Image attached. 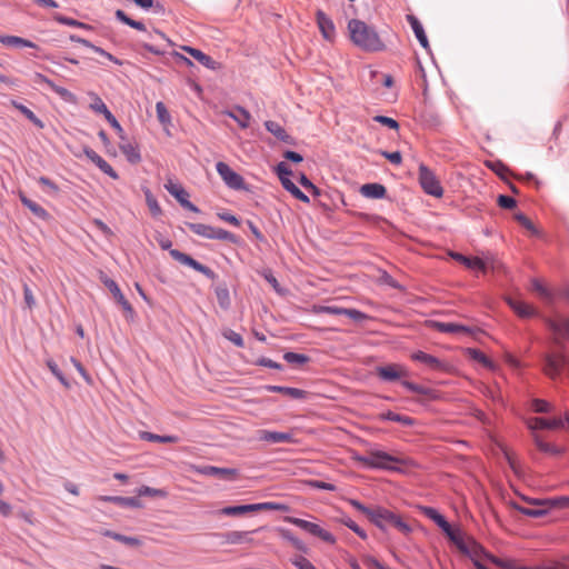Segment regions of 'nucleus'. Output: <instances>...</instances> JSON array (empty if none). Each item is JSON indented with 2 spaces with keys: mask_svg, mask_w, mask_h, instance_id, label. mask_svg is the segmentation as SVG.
I'll return each mask as SVG.
<instances>
[{
  "mask_svg": "<svg viewBox=\"0 0 569 569\" xmlns=\"http://www.w3.org/2000/svg\"><path fill=\"white\" fill-rule=\"evenodd\" d=\"M350 40L355 46L367 52H379L386 49L375 27L360 19H351L348 22Z\"/></svg>",
  "mask_w": 569,
  "mask_h": 569,
  "instance_id": "1",
  "label": "nucleus"
},
{
  "mask_svg": "<svg viewBox=\"0 0 569 569\" xmlns=\"http://www.w3.org/2000/svg\"><path fill=\"white\" fill-rule=\"evenodd\" d=\"M352 459L370 470H383L403 473L405 470L398 465H407L408 460L396 457L383 450H369L368 455L355 453Z\"/></svg>",
  "mask_w": 569,
  "mask_h": 569,
  "instance_id": "2",
  "label": "nucleus"
},
{
  "mask_svg": "<svg viewBox=\"0 0 569 569\" xmlns=\"http://www.w3.org/2000/svg\"><path fill=\"white\" fill-rule=\"evenodd\" d=\"M157 239V242L159 244V247L162 249V250H166L169 252L170 257L178 261L179 263L183 264V266H187L191 269H193L194 271H198L200 272L201 274H203L206 278L214 281L217 278H218V274L212 270L210 269L209 267L200 263L199 261H197L196 259H193L191 256L178 250V249H173L172 248V241L169 239V238H166L163 236H159L156 238Z\"/></svg>",
  "mask_w": 569,
  "mask_h": 569,
  "instance_id": "3",
  "label": "nucleus"
},
{
  "mask_svg": "<svg viewBox=\"0 0 569 569\" xmlns=\"http://www.w3.org/2000/svg\"><path fill=\"white\" fill-rule=\"evenodd\" d=\"M371 523L382 532H387L389 528H393L405 536L412 532V527L399 513L382 506H376V513Z\"/></svg>",
  "mask_w": 569,
  "mask_h": 569,
  "instance_id": "4",
  "label": "nucleus"
},
{
  "mask_svg": "<svg viewBox=\"0 0 569 569\" xmlns=\"http://www.w3.org/2000/svg\"><path fill=\"white\" fill-rule=\"evenodd\" d=\"M186 226L197 236L203 237L206 239H217L222 241H228L232 244L240 246L242 240L239 236L224 230L222 228H214L204 223H194V222H186Z\"/></svg>",
  "mask_w": 569,
  "mask_h": 569,
  "instance_id": "5",
  "label": "nucleus"
},
{
  "mask_svg": "<svg viewBox=\"0 0 569 569\" xmlns=\"http://www.w3.org/2000/svg\"><path fill=\"white\" fill-rule=\"evenodd\" d=\"M418 179L425 193L435 198L443 196V188L435 172L425 163L419 164Z\"/></svg>",
  "mask_w": 569,
  "mask_h": 569,
  "instance_id": "6",
  "label": "nucleus"
},
{
  "mask_svg": "<svg viewBox=\"0 0 569 569\" xmlns=\"http://www.w3.org/2000/svg\"><path fill=\"white\" fill-rule=\"evenodd\" d=\"M89 97L91 98L90 109L96 113L102 114L107 122L116 130L119 139L126 140L123 128L117 118L112 114V112L108 109L103 100L96 92H89Z\"/></svg>",
  "mask_w": 569,
  "mask_h": 569,
  "instance_id": "7",
  "label": "nucleus"
},
{
  "mask_svg": "<svg viewBox=\"0 0 569 569\" xmlns=\"http://www.w3.org/2000/svg\"><path fill=\"white\" fill-rule=\"evenodd\" d=\"M99 280L101 281V283H103V286L106 288H108V290L111 292V295L113 296L114 300L122 307V309L126 311L127 313V319H130L132 320L136 316V311L133 309V307L131 306V303L126 299V297L123 296L120 287L118 286V283L111 279L104 271L100 270L99 271Z\"/></svg>",
  "mask_w": 569,
  "mask_h": 569,
  "instance_id": "8",
  "label": "nucleus"
},
{
  "mask_svg": "<svg viewBox=\"0 0 569 569\" xmlns=\"http://www.w3.org/2000/svg\"><path fill=\"white\" fill-rule=\"evenodd\" d=\"M216 170L228 188L238 191H249V187L243 177L231 169L228 163L218 161L216 163Z\"/></svg>",
  "mask_w": 569,
  "mask_h": 569,
  "instance_id": "9",
  "label": "nucleus"
},
{
  "mask_svg": "<svg viewBox=\"0 0 569 569\" xmlns=\"http://www.w3.org/2000/svg\"><path fill=\"white\" fill-rule=\"evenodd\" d=\"M284 521L302 529L303 531L310 533L311 536L320 538L325 542H328L330 545L336 543V537L331 532L322 529L319 525L315 522L296 517H286Z\"/></svg>",
  "mask_w": 569,
  "mask_h": 569,
  "instance_id": "10",
  "label": "nucleus"
},
{
  "mask_svg": "<svg viewBox=\"0 0 569 569\" xmlns=\"http://www.w3.org/2000/svg\"><path fill=\"white\" fill-rule=\"evenodd\" d=\"M566 367H569V358L565 353L553 352L545 356L543 370L550 378L559 377Z\"/></svg>",
  "mask_w": 569,
  "mask_h": 569,
  "instance_id": "11",
  "label": "nucleus"
},
{
  "mask_svg": "<svg viewBox=\"0 0 569 569\" xmlns=\"http://www.w3.org/2000/svg\"><path fill=\"white\" fill-rule=\"evenodd\" d=\"M428 328L436 330L441 333H465V335H475L477 332H482L480 328L477 327H468L461 323L456 322H442L437 320H428L427 321Z\"/></svg>",
  "mask_w": 569,
  "mask_h": 569,
  "instance_id": "12",
  "label": "nucleus"
},
{
  "mask_svg": "<svg viewBox=\"0 0 569 569\" xmlns=\"http://www.w3.org/2000/svg\"><path fill=\"white\" fill-rule=\"evenodd\" d=\"M441 531L448 540L456 546L462 555H470L469 546L463 538V532L459 526H452L448 520L440 526Z\"/></svg>",
  "mask_w": 569,
  "mask_h": 569,
  "instance_id": "13",
  "label": "nucleus"
},
{
  "mask_svg": "<svg viewBox=\"0 0 569 569\" xmlns=\"http://www.w3.org/2000/svg\"><path fill=\"white\" fill-rule=\"evenodd\" d=\"M441 531L448 540L456 546L462 555H470L469 546L463 538V532L459 526H452L448 520L440 526Z\"/></svg>",
  "mask_w": 569,
  "mask_h": 569,
  "instance_id": "14",
  "label": "nucleus"
},
{
  "mask_svg": "<svg viewBox=\"0 0 569 569\" xmlns=\"http://www.w3.org/2000/svg\"><path fill=\"white\" fill-rule=\"evenodd\" d=\"M198 473L206 477H213L222 480L232 481L236 480L239 471L234 468L216 467L206 465L197 468Z\"/></svg>",
  "mask_w": 569,
  "mask_h": 569,
  "instance_id": "15",
  "label": "nucleus"
},
{
  "mask_svg": "<svg viewBox=\"0 0 569 569\" xmlns=\"http://www.w3.org/2000/svg\"><path fill=\"white\" fill-rule=\"evenodd\" d=\"M377 376L382 380L387 382H392L400 380L403 377L408 376V371L396 363H389L386 366H379L376 368Z\"/></svg>",
  "mask_w": 569,
  "mask_h": 569,
  "instance_id": "16",
  "label": "nucleus"
},
{
  "mask_svg": "<svg viewBox=\"0 0 569 569\" xmlns=\"http://www.w3.org/2000/svg\"><path fill=\"white\" fill-rule=\"evenodd\" d=\"M316 22L325 40L333 42L336 39V26L332 19L322 10H317Z\"/></svg>",
  "mask_w": 569,
  "mask_h": 569,
  "instance_id": "17",
  "label": "nucleus"
},
{
  "mask_svg": "<svg viewBox=\"0 0 569 569\" xmlns=\"http://www.w3.org/2000/svg\"><path fill=\"white\" fill-rule=\"evenodd\" d=\"M83 153L86 157L94 163L104 174L110 177L111 179L117 180L119 178V174L117 171L111 167L109 162H107L102 157H100L92 148L84 146L83 147Z\"/></svg>",
  "mask_w": 569,
  "mask_h": 569,
  "instance_id": "18",
  "label": "nucleus"
},
{
  "mask_svg": "<svg viewBox=\"0 0 569 569\" xmlns=\"http://www.w3.org/2000/svg\"><path fill=\"white\" fill-rule=\"evenodd\" d=\"M258 439L269 443H295L296 439L292 432H282L276 430L262 429L258 431Z\"/></svg>",
  "mask_w": 569,
  "mask_h": 569,
  "instance_id": "19",
  "label": "nucleus"
},
{
  "mask_svg": "<svg viewBox=\"0 0 569 569\" xmlns=\"http://www.w3.org/2000/svg\"><path fill=\"white\" fill-rule=\"evenodd\" d=\"M411 359L413 361L427 365L428 367L436 371H446L448 369V363L421 350L415 351L411 355Z\"/></svg>",
  "mask_w": 569,
  "mask_h": 569,
  "instance_id": "20",
  "label": "nucleus"
},
{
  "mask_svg": "<svg viewBox=\"0 0 569 569\" xmlns=\"http://www.w3.org/2000/svg\"><path fill=\"white\" fill-rule=\"evenodd\" d=\"M97 500L103 502H111L121 508L140 509L143 507L142 501L138 497L98 496Z\"/></svg>",
  "mask_w": 569,
  "mask_h": 569,
  "instance_id": "21",
  "label": "nucleus"
},
{
  "mask_svg": "<svg viewBox=\"0 0 569 569\" xmlns=\"http://www.w3.org/2000/svg\"><path fill=\"white\" fill-rule=\"evenodd\" d=\"M260 389L266 390L268 392L281 393L296 400H305L308 398V392L306 390L295 387L266 385L261 386Z\"/></svg>",
  "mask_w": 569,
  "mask_h": 569,
  "instance_id": "22",
  "label": "nucleus"
},
{
  "mask_svg": "<svg viewBox=\"0 0 569 569\" xmlns=\"http://www.w3.org/2000/svg\"><path fill=\"white\" fill-rule=\"evenodd\" d=\"M264 128L268 132L273 134L279 141L284 142L289 146L297 144L296 138L289 134L279 122L268 120L264 122Z\"/></svg>",
  "mask_w": 569,
  "mask_h": 569,
  "instance_id": "23",
  "label": "nucleus"
},
{
  "mask_svg": "<svg viewBox=\"0 0 569 569\" xmlns=\"http://www.w3.org/2000/svg\"><path fill=\"white\" fill-rule=\"evenodd\" d=\"M183 50L207 69L216 71L221 68L220 62L216 61L209 54L204 53L200 49L186 46L183 47Z\"/></svg>",
  "mask_w": 569,
  "mask_h": 569,
  "instance_id": "24",
  "label": "nucleus"
},
{
  "mask_svg": "<svg viewBox=\"0 0 569 569\" xmlns=\"http://www.w3.org/2000/svg\"><path fill=\"white\" fill-rule=\"evenodd\" d=\"M401 386L405 387L407 390L413 393H418L421 396L427 397L429 400H439L441 398V393L439 390L425 387L422 385L409 381V380H401Z\"/></svg>",
  "mask_w": 569,
  "mask_h": 569,
  "instance_id": "25",
  "label": "nucleus"
},
{
  "mask_svg": "<svg viewBox=\"0 0 569 569\" xmlns=\"http://www.w3.org/2000/svg\"><path fill=\"white\" fill-rule=\"evenodd\" d=\"M259 529L251 531H238L231 530L221 533V538L226 543L229 545H240V543H253V539L251 538L252 533L258 532Z\"/></svg>",
  "mask_w": 569,
  "mask_h": 569,
  "instance_id": "26",
  "label": "nucleus"
},
{
  "mask_svg": "<svg viewBox=\"0 0 569 569\" xmlns=\"http://www.w3.org/2000/svg\"><path fill=\"white\" fill-rule=\"evenodd\" d=\"M407 21L410 24L420 46L427 52H431V48H430L427 34H426L425 28H423L422 23L420 22V20L413 14H407Z\"/></svg>",
  "mask_w": 569,
  "mask_h": 569,
  "instance_id": "27",
  "label": "nucleus"
},
{
  "mask_svg": "<svg viewBox=\"0 0 569 569\" xmlns=\"http://www.w3.org/2000/svg\"><path fill=\"white\" fill-rule=\"evenodd\" d=\"M561 426H562V421L557 418L550 419V418L536 417L528 422V428L532 431V435L537 433L538 430H545V429L553 430V429L560 428Z\"/></svg>",
  "mask_w": 569,
  "mask_h": 569,
  "instance_id": "28",
  "label": "nucleus"
},
{
  "mask_svg": "<svg viewBox=\"0 0 569 569\" xmlns=\"http://www.w3.org/2000/svg\"><path fill=\"white\" fill-rule=\"evenodd\" d=\"M450 257L456 260L457 262L463 264L468 269L472 270H487V264L483 261V259L479 257H467L460 252L452 251L450 252Z\"/></svg>",
  "mask_w": 569,
  "mask_h": 569,
  "instance_id": "29",
  "label": "nucleus"
},
{
  "mask_svg": "<svg viewBox=\"0 0 569 569\" xmlns=\"http://www.w3.org/2000/svg\"><path fill=\"white\" fill-rule=\"evenodd\" d=\"M360 193L368 199H383L387 197V188L378 182H369L360 187Z\"/></svg>",
  "mask_w": 569,
  "mask_h": 569,
  "instance_id": "30",
  "label": "nucleus"
},
{
  "mask_svg": "<svg viewBox=\"0 0 569 569\" xmlns=\"http://www.w3.org/2000/svg\"><path fill=\"white\" fill-rule=\"evenodd\" d=\"M530 503L547 506L550 509H567L569 508V496H558L546 499H531Z\"/></svg>",
  "mask_w": 569,
  "mask_h": 569,
  "instance_id": "31",
  "label": "nucleus"
},
{
  "mask_svg": "<svg viewBox=\"0 0 569 569\" xmlns=\"http://www.w3.org/2000/svg\"><path fill=\"white\" fill-rule=\"evenodd\" d=\"M508 305L518 317L523 319L532 318L539 315V312L532 306L525 301H516L509 299Z\"/></svg>",
  "mask_w": 569,
  "mask_h": 569,
  "instance_id": "32",
  "label": "nucleus"
},
{
  "mask_svg": "<svg viewBox=\"0 0 569 569\" xmlns=\"http://www.w3.org/2000/svg\"><path fill=\"white\" fill-rule=\"evenodd\" d=\"M100 533L103 537L111 538V539H113L118 542H121L128 547L137 548L142 545V540L138 537L126 536V535L118 533V532L109 530V529L101 530Z\"/></svg>",
  "mask_w": 569,
  "mask_h": 569,
  "instance_id": "33",
  "label": "nucleus"
},
{
  "mask_svg": "<svg viewBox=\"0 0 569 569\" xmlns=\"http://www.w3.org/2000/svg\"><path fill=\"white\" fill-rule=\"evenodd\" d=\"M378 419L379 421H392V422H398L405 427H412L416 425V419L409 417V416H405V415H400V413H397V412H393L391 410H387V411H383V412H380L379 416H378Z\"/></svg>",
  "mask_w": 569,
  "mask_h": 569,
  "instance_id": "34",
  "label": "nucleus"
},
{
  "mask_svg": "<svg viewBox=\"0 0 569 569\" xmlns=\"http://www.w3.org/2000/svg\"><path fill=\"white\" fill-rule=\"evenodd\" d=\"M121 152L126 156V159L131 164H137L141 161V153L137 144H132L126 140H121L119 143Z\"/></svg>",
  "mask_w": 569,
  "mask_h": 569,
  "instance_id": "35",
  "label": "nucleus"
},
{
  "mask_svg": "<svg viewBox=\"0 0 569 569\" xmlns=\"http://www.w3.org/2000/svg\"><path fill=\"white\" fill-rule=\"evenodd\" d=\"M468 546L470 550V555H465L466 557L470 558V560L473 562V560H479V558H485L489 560L490 556H493L491 552H489L480 542H478L475 538L469 537L468 538Z\"/></svg>",
  "mask_w": 569,
  "mask_h": 569,
  "instance_id": "36",
  "label": "nucleus"
},
{
  "mask_svg": "<svg viewBox=\"0 0 569 569\" xmlns=\"http://www.w3.org/2000/svg\"><path fill=\"white\" fill-rule=\"evenodd\" d=\"M214 295L218 301L219 307L222 310H228L231 307V298L229 288L226 282H219L213 288Z\"/></svg>",
  "mask_w": 569,
  "mask_h": 569,
  "instance_id": "37",
  "label": "nucleus"
},
{
  "mask_svg": "<svg viewBox=\"0 0 569 569\" xmlns=\"http://www.w3.org/2000/svg\"><path fill=\"white\" fill-rule=\"evenodd\" d=\"M533 442L536 447L543 453L550 455V456H561L565 453V449L561 447H558L556 445L546 442L541 436L538 433H533Z\"/></svg>",
  "mask_w": 569,
  "mask_h": 569,
  "instance_id": "38",
  "label": "nucleus"
},
{
  "mask_svg": "<svg viewBox=\"0 0 569 569\" xmlns=\"http://www.w3.org/2000/svg\"><path fill=\"white\" fill-rule=\"evenodd\" d=\"M21 203L28 208L37 218L42 220H48L50 214L49 212L36 201L29 199L26 194L20 193L19 196Z\"/></svg>",
  "mask_w": 569,
  "mask_h": 569,
  "instance_id": "39",
  "label": "nucleus"
},
{
  "mask_svg": "<svg viewBox=\"0 0 569 569\" xmlns=\"http://www.w3.org/2000/svg\"><path fill=\"white\" fill-rule=\"evenodd\" d=\"M227 114L233 119L238 124L239 127H241L242 129H246L249 127V121H250V112L241 107V106H237L236 107V110L234 111H228Z\"/></svg>",
  "mask_w": 569,
  "mask_h": 569,
  "instance_id": "40",
  "label": "nucleus"
},
{
  "mask_svg": "<svg viewBox=\"0 0 569 569\" xmlns=\"http://www.w3.org/2000/svg\"><path fill=\"white\" fill-rule=\"evenodd\" d=\"M467 356L479 363H481L487 369H493L495 362L480 349L477 348H468L466 350Z\"/></svg>",
  "mask_w": 569,
  "mask_h": 569,
  "instance_id": "41",
  "label": "nucleus"
},
{
  "mask_svg": "<svg viewBox=\"0 0 569 569\" xmlns=\"http://www.w3.org/2000/svg\"><path fill=\"white\" fill-rule=\"evenodd\" d=\"M114 17H116V19L119 22H121V23H123V24H126V26H128L130 28H133V29L142 31V32H147V28H146V26H144V23L142 21H138V20H134V19L130 18L121 9L116 10Z\"/></svg>",
  "mask_w": 569,
  "mask_h": 569,
  "instance_id": "42",
  "label": "nucleus"
},
{
  "mask_svg": "<svg viewBox=\"0 0 569 569\" xmlns=\"http://www.w3.org/2000/svg\"><path fill=\"white\" fill-rule=\"evenodd\" d=\"M253 512L252 503L249 505H237V506H227L220 509V515L227 517H240L247 513Z\"/></svg>",
  "mask_w": 569,
  "mask_h": 569,
  "instance_id": "43",
  "label": "nucleus"
},
{
  "mask_svg": "<svg viewBox=\"0 0 569 569\" xmlns=\"http://www.w3.org/2000/svg\"><path fill=\"white\" fill-rule=\"evenodd\" d=\"M532 505L535 507L516 506L515 508L521 515H525L530 518H541V517H545L549 512V507H547V506H539V505H535V503H532Z\"/></svg>",
  "mask_w": 569,
  "mask_h": 569,
  "instance_id": "44",
  "label": "nucleus"
},
{
  "mask_svg": "<svg viewBox=\"0 0 569 569\" xmlns=\"http://www.w3.org/2000/svg\"><path fill=\"white\" fill-rule=\"evenodd\" d=\"M140 438L142 440L159 442V443H177L179 441L178 436L172 435H157L148 431L140 432Z\"/></svg>",
  "mask_w": 569,
  "mask_h": 569,
  "instance_id": "45",
  "label": "nucleus"
},
{
  "mask_svg": "<svg viewBox=\"0 0 569 569\" xmlns=\"http://www.w3.org/2000/svg\"><path fill=\"white\" fill-rule=\"evenodd\" d=\"M419 510L425 517L433 521L439 528L447 521V518L433 507L419 506Z\"/></svg>",
  "mask_w": 569,
  "mask_h": 569,
  "instance_id": "46",
  "label": "nucleus"
},
{
  "mask_svg": "<svg viewBox=\"0 0 569 569\" xmlns=\"http://www.w3.org/2000/svg\"><path fill=\"white\" fill-rule=\"evenodd\" d=\"M46 366L66 389L71 388V381L63 375V372L60 370L59 366L53 359H47Z\"/></svg>",
  "mask_w": 569,
  "mask_h": 569,
  "instance_id": "47",
  "label": "nucleus"
},
{
  "mask_svg": "<svg viewBox=\"0 0 569 569\" xmlns=\"http://www.w3.org/2000/svg\"><path fill=\"white\" fill-rule=\"evenodd\" d=\"M164 188L179 202V204H182V202L189 198L187 190L179 183L169 181L164 184Z\"/></svg>",
  "mask_w": 569,
  "mask_h": 569,
  "instance_id": "48",
  "label": "nucleus"
},
{
  "mask_svg": "<svg viewBox=\"0 0 569 569\" xmlns=\"http://www.w3.org/2000/svg\"><path fill=\"white\" fill-rule=\"evenodd\" d=\"M53 20L57 21L58 23L60 24H64V26H69V27H73V28H80V29H84V30H92V26L88 24V23H84L82 21H79V20H76L73 18H70V17H66L61 13H54L53 14Z\"/></svg>",
  "mask_w": 569,
  "mask_h": 569,
  "instance_id": "49",
  "label": "nucleus"
},
{
  "mask_svg": "<svg viewBox=\"0 0 569 569\" xmlns=\"http://www.w3.org/2000/svg\"><path fill=\"white\" fill-rule=\"evenodd\" d=\"M260 277H262L272 288L273 290L283 295L284 289L280 286L278 279L273 274V271L270 268H263L261 270L257 271Z\"/></svg>",
  "mask_w": 569,
  "mask_h": 569,
  "instance_id": "50",
  "label": "nucleus"
},
{
  "mask_svg": "<svg viewBox=\"0 0 569 569\" xmlns=\"http://www.w3.org/2000/svg\"><path fill=\"white\" fill-rule=\"evenodd\" d=\"M14 108L20 111L29 121H31L37 128L42 129L44 127L43 121L37 117V114L29 109L27 106L18 102H13Z\"/></svg>",
  "mask_w": 569,
  "mask_h": 569,
  "instance_id": "51",
  "label": "nucleus"
},
{
  "mask_svg": "<svg viewBox=\"0 0 569 569\" xmlns=\"http://www.w3.org/2000/svg\"><path fill=\"white\" fill-rule=\"evenodd\" d=\"M421 118L423 120V123L432 129H437L442 124V119L440 114L432 110H426L421 114Z\"/></svg>",
  "mask_w": 569,
  "mask_h": 569,
  "instance_id": "52",
  "label": "nucleus"
},
{
  "mask_svg": "<svg viewBox=\"0 0 569 569\" xmlns=\"http://www.w3.org/2000/svg\"><path fill=\"white\" fill-rule=\"evenodd\" d=\"M513 219L521 224L525 229H527L532 236H540L539 229L533 224V222L523 213L517 212L513 216Z\"/></svg>",
  "mask_w": 569,
  "mask_h": 569,
  "instance_id": "53",
  "label": "nucleus"
},
{
  "mask_svg": "<svg viewBox=\"0 0 569 569\" xmlns=\"http://www.w3.org/2000/svg\"><path fill=\"white\" fill-rule=\"evenodd\" d=\"M283 360L290 365L303 366L310 361V357L305 353L287 351L282 356Z\"/></svg>",
  "mask_w": 569,
  "mask_h": 569,
  "instance_id": "54",
  "label": "nucleus"
},
{
  "mask_svg": "<svg viewBox=\"0 0 569 569\" xmlns=\"http://www.w3.org/2000/svg\"><path fill=\"white\" fill-rule=\"evenodd\" d=\"M252 509H253V512H257V511H263V510H280V511H286L288 510V506L284 505V503H280V502H274V501H267V502H257V503H252Z\"/></svg>",
  "mask_w": 569,
  "mask_h": 569,
  "instance_id": "55",
  "label": "nucleus"
},
{
  "mask_svg": "<svg viewBox=\"0 0 569 569\" xmlns=\"http://www.w3.org/2000/svg\"><path fill=\"white\" fill-rule=\"evenodd\" d=\"M347 308L339 307V306H326V305H319L313 306V312L315 313H327V315H333V316H346Z\"/></svg>",
  "mask_w": 569,
  "mask_h": 569,
  "instance_id": "56",
  "label": "nucleus"
},
{
  "mask_svg": "<svg viewBox=\"0 0 569 569\" xmlns=\"http://www.w3.org/2000/svg\"><path fill=\"white\" fill-rule=\"evenodd\" d=\"M156 112H157V118H158V121L167 127V126H170L171 124V116H170V112L168 111L166 104L162 102V101H158L156 103Z\"/></svg>",
  "mask_w": 569,
  "mask_h": 569,
  "instance_id": "57",
  "label": "nucleus"
},
{
  "mask_svg": "<svg viewBox=\"0 0 569 569\" xmlns=\"http://www.w3.org/2000/svg\"><path fill=\"white\" fill-rule=\"evenodd\" d=\"M298 182L312 196L319 197L321 194L320 188H318L308 177L306 173L300 172L298 178Z\"/></svg>",
  "mask_w": 569,
  "mask_h": 569,
  "instance_id": "58",
  "label": "nucleus"
},
{
  "mask_svg": "<svg viewBox=\"0 0 569 569\" xmlns=\"http://www.w3.org/2000/svg\"><path fill=\"white\" fill-rule=\"evenodd\" d=\"M51 90L57 93L64 102L76 104L78 101L77 96L64 87L54 83Z\"/></svg>",
  "mask_w": 569,
  "mask_h": 569,
  "instance_id": "59",
  "label": "nucleus"
},
{
  "mask_svg": "<svg viewBox=\"0 0 569 569\" xmlns=\"http://www.w3.org/2000/svg\"><path fill=\"white\" fill-rule=\"evenodd\" d=\"M144 197L147 206L153 217H158L162 213L161 207L158 202V200L154 198L152 192L149 189L144 190Z\"/></svg>",
  "mask_w": 569,
  "mask_h": 569,
  "instance_id": "60",
  "label": "nucleus"
},
{
  "mask_svg": "<svg viewBox=\"0 0 569 569\" xmlns=\"http://www.w3.org/2000/svg\"><path fill=\"white\" fill-rule=\"evenodd\" d=\"M137 497H159L164 498L167 497V491L163 489H157L149 486H141L137 489Z\"/></svg>",
  "mask_w": 569,
  "mask_h": 569,
  "instance_id": "61",
  "label": "nucleus"
},
{
  "mask_svg": "<svg viewBox=\"0 0 569 569\" xmlns=\"http://www.w3.org/2000/svg\"><path fill=\"white\" fill-rule=\"evenodd\" d=\"M340 522L353 531L360 539L366 540L368 538L367 532L359 527L350 517L345 516L340 519Z\"/></svg>",
  "mask_w": 569,
  "mask_h": 569,
  "instance_id": "62",
  "label": "nucleus"
},
{
  "mask_svg": "<svg viewBox=\"0 0 569 569\" xmlns=\"http://www.w3.org/2000/svg\"><path fill=\"white\" fill-rule=\"evenodd\" d=\"M349 503L356 509L358 510L359 512L363 513L368 520L371 522L372 519H373V516L376 513V506L373 508L371 507H367L366 505H363L361 501L357 500V499H350L349 500Z\"/></svg>",
  "mask_w": 569,
  "mask_h": 569,
  "instance_id": "63",
  "label": "nucleus"
},
{
  "mask_svg": "<svg viewBox=\"0 0 569 569\" xmlns=\"http://www.w3.org/2000/svg\"><path fill=\"white\" fill-rule=\"evenodd\" d=\"M290 561L297 569H317L311 561L303 556H295Z\"/></svg>",
  "mask_w": 569,
  "mask_h": 569,
  "instance_id": "64",
  "label": "nucleus"
}]
</instances>
